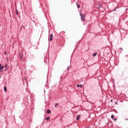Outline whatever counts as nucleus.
Segmentation results:
<instances>
[{"mask_svg": "<svg viewBox=\"0 0 128 128\" xmlns=\"http://www.w3.org/2000/svg\"><path fill=\"white\" fill-rule=\"evenodd\" d=\"M4 66H2V64H0V72H4Z\"/></svg>", "mask_w": 128, "mask_h": 128, "instance_id": "f257e3e1", "label": "nucleus"}, {"mask_svg": "<svg viewBox=\"0 0 128 128\" xmlns=\"http://www.w3.org/2000/svg\"><path fill=\"white\" fill-rule=\"evenodd\" d=\"M52 36H54V35L52 34H51L49 37L50 38L49 40L50 42H52Z\"/></svg>", "mask_w": 128, "mask_h": 128, "instance_id": "f03ea898", "label": "nucleus"}, {"mask_svg": "<svg viewBox=\"0 0 128 128\" xmlns=\"http://www.w3.org/2000/svg\"><path fill=\"white\" fill-rule=\"evenodd\" d=\"M80 16H81V18H82V20H84V16L82 14H80Z\"/></svg>", "mask_w": 128, "mask_h": 128, "instance_id": "7ed1b4c3", "label": "nucleus"}, {"mask_svg": "<svg viewBox=\"0 0 128 128\" xmlns=\"http://www.w3.org/2000/svg\"><path fill=\"white\" fill-rule=\"evenodd\" d=\"M19 56H20V60H22V53H20Z\"/></svg>", "mask_w": 128, "mask_h": 128, "instance_id": "20e7f679", "label": "nucleus"}, {"mask_svg": "<svg viewBox=\"0 0 128 128\" xmlns=\"http://www.w3.org/2000/svg\"><path fill=\"white\" fill-rule=\"evenodd\" d=\"M80 119V115H78L76 116V120H78Z\"/></svg>", "mask_w": 128, "mask_h": 128, "instance_id": "39448f33", "label": "nucleus"}, {"mask_svg": "<svg viewBox=\"0 0 128 128\" xmlns=\"http://www.w3.org/2000/svg\"><path fill=\"white\" fill-rule=\"evenodd\" d=\"M96 54H98V52H96L95 54H94L92 56H96Z\"/></svg>", "mask_w": 128, "mask_h": 128, "instance_id": "423d86ee", "label": "nucleus"}, {"mask_svg": "<svg viewBox=\"0 0 128 128\" xmlns=\"http://www.w3.org/2000/svg\"><path fill=\"white\" fill-rule=\"evenodd\" d=\"M47 114H50V110H47Z\"/></svg>", "mask_w": 128, "mask_h": 128, "instance_id": "0eeeda50", "label": "nucleus"}, {"mask_svg": "<svg viewBox=\"0 0 128 128\" xmlns=\"http://www.w3.org/2000/svg\"><path fill=\"white\" fill-rule=\"evenodd\" d=\"M4 68H5L6 70L8 68V64L4 65Z\"/></svg>", "mask_w": 128, "mask_h": 128, "instance_id": "6e6552de", "label": "nucleus"}, {"mask_svg": "<svg viewBox=\"0 0 128 128\" xmlns=\"http://www.w3.org/2000/svg\"><path fill=\"white\" fill-rule=\"evenodd\" d=\"M111 118H112V120H114V115H112Z\"/></svg>", "mask_w": 128, "mask_h": 128, "instance_id": "1a4fd4ad", "label": "nucleus"}, {"mask_svg": "<svg viewBox=\"0 0 128 128\" xmlns=\"http://www.w3.org/2000/svg\"><path fill=\"white\" fill-rule=\"evenodd\" d=\"M50 118V117H48L47 118H46V120H49Z\"/></svg>", "mask_w": 128, "mask_h": 128, "instance_id": "9d476101", "label": "nucleus"}, {"mask_svg": "<svg viewBox=\"0 0 128 128\" xmlns=\"http://www.w3.org/2000/svg\"><path fill=\"white\" fill-rule=\"evenodd\" d=\"M4 92H6V86L4 87Z\"/></svg>", "mask_w": 128, "mask_h": 128, "instance_id": "9b49d317", "label": "nucleus"}, {"mask_svg": "<svg viewBox=\"0 0 128 128\" xmlns=\"http://www.w3.org/2000/svg\"><path fill=\"white\" fill-rule=\"evenodd\" d=\"M77 4V8H80V4H78V3H76Z\"/></svg>", "mask_w": 128, "mask_h": 128, "instance_id": "f8f14e48", "label": "nucleus"}, {"mask_svg": "<svg viewBox=\"0 0 128 128\" xmlns=\"http://www.w3.org/2000/svg\"><path fill=\"white\" fill-rule=\"evenodd\" d=\"M58 103H56V104H55V108H57V106H58Z\"/></svg>", "mask_w": 128, "mask_h": 128, "instance_id": "ddd939ff", "label": "nucleus"}, {"mask_svg": "<svg viewBox=\"0 0 128 128\" xmlns=\"http://www.w3.org/2000/svg\"><path fill=\"white\" fill-rule=\"evenodd\" d=\"M16 14H18V10H16Z\"/></svg>", "mask_w": 128, "mask_h": 128, "instance_id": "4468645a", "label": "nucleus"}, {"mask_svg": "<svg viewBox=\"0 0 128 128\" xmlns=\"http://www.w3.org/2000/svg\"><path fill=\"white\" fill-rule=\"evenodd\" d=\"M7 53H8V52H7L6 51H5L4 54L6 55V54Z\"/></svg>", "mask_w": 128, "mask_h": 128, "instance_id": "2eb2a0df", "label": "nucleus"}, {"mask_svg": "<svg viewBox=\"0 0 128 128\" xmlns=\"http://www.w3.org/2000/svg\"><path fill=\"white\" fill-rule=\"evenodd\" d=\"M76 86H78V88H80V84H77Z\"/></svg>", "mask_w": 128, "mask_h": 128, "instance_id": "dca6fc26", "label": "nucleus"}, {"mask_svg": "<svg viewBox=\"0 0 128 128\" xmlns=\"http://www.w3.org/2000/svg\"><path fill=\"white\" fill-rule=\"evenodd\" d=\"M80 88H82V85L80 84Z\"/></svg>", "mask_w": 128, "mask_h": 128, "instance_id": "f3484780", "label": "nucleus"}, {"mask_svg": "<svg viewBox=\"0 0 128 128\" xmlns=\"http://www.w3.org/2000/svg\"><path fill=\"white\" fill-rule=\"evenodd\" d=\"M116 120H117L116 118H114V120L116 121Z\"/></svg>", "mask_w": 128, "mask_h": 128, "instance_id": "a211bd4d", "label": "nucleus"}, {"mask_svg": "<svg viewBox=\"0 0 128 128\" xmlns=\"http://www.w3.org/2000/svg\"><path fill=\"white\" fill-rule=\"evenodd\" d=\"M70 69V66L68 67V70Z\"/></svg>", "mask_w": 128, "mask_h": 128, "instance_id": "6ab92c4d", "label": "nucleus"}, {"mask_svg": "<svg viewBox=\"0 0 128 128\" xmlns=\"http://www.w3.org/2000/svg\"><path fill=\"white\" fill-rule=\"evenodd\" d=\"M5 72H6V70H5Z\"/></svg>", "mask_w": 128, "mask_h": 128, "instance_id": "aec40b11", "label": "nucleus"}, {"mask_svg": "<svg viewBox=\"0 0 128 128\" xmlns=\"http://www.w3.org/2000/svg\"><path fill=\"white\" fill-rule=\"evenodd\" d=\"M99 8H100V5L99 6Z\"/></svg>", "mask_w": 128, "mask_h": 128, "instance_id": "412c9836", "label": "nucleus"}, {"mask_svg": "<svg viewBox=\"0 0 128 128\" xmlns=\"http://www.w3.org/2000/svg\"><path fill=\"white\" fill-rule=\"evenodd\" d=\"M7 60L8 61V59H7Z\"/></svg>", "mask_w": 128, "mask_h": 128, "instance_id": "4be33fe9", "label": "nucleus"}, {"mask_svg": "<svg viewBox=\"0 0 128 128\" xmlns=\"http://www.w3.org/2000/svg\"><path fill=\"white\" fill-rule=\"evenodd\" d=\"M87 128H90V127H87Z\"/></svg>", "mask_w": 128, "mask_h": 128, "instance_id": "5701e85b", "label": "nucleus"}]
</instances>
